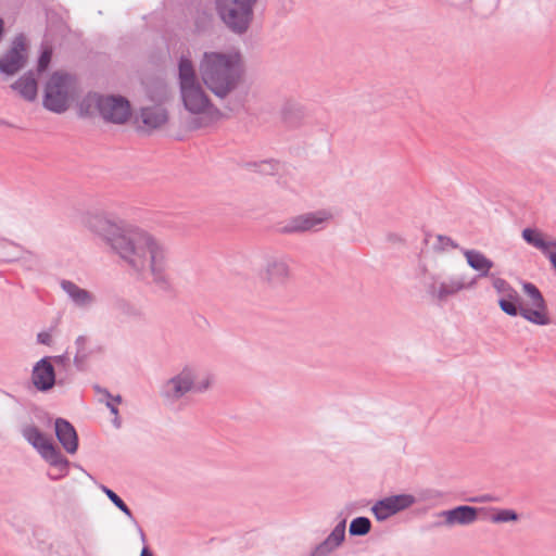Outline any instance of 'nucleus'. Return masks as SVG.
Listing matches in <instances>:
<instances>
[{
    "instance_id": "obj_11",
    "label": "nucleus",
    "mask_w": 556,
    "mask_h": 556,
    "mask_svg": "<svg viewBox=\"0 0 556 556\" xmlns=\"http://www.w3.org/2000/svg\"><path fill=\"white\" fill-rule=\"evenodd\" d=\"M414 502V496L409 494L393 495L376 503L371 510L378 520H386L394 514L408 508Z\"/></svg>"
},
{
    "instance_id": "obj_9",
    "label": "nucleus",
    "mask_w": 556,
    "mask_h": 556,
    "mask_svg": "<svg viewBox=\"0 0 556 556\" xmlns=\"http://www.w3.org/2000/svg\"><path fill=\"white\" fill-rule=\"evenodd\" d=\"M212 379L205 376L195 381V375L190 368H185L177 376L167 381L166 394L172 397H180L191 390L204 391L210 388Z\"/></svg>"
},
{
    "instance_id": "obj_12",
    "label": "nucleus",
    "mask_w": 556,
    "mask_h": 556,
    "mask_svg": "<svg viewBox=\"0 0 556 556\" xmlns=\"http://www.w3.org/2000/svg\"><path fill=\"white\" fill-rule=\"evenodd\" d=\"M473 281L466 282L462 277H452L445 280L434 281L430 294L440 301L473 286Z\"/></svg>"
},
{
    "instance_id": "obj_10",
    "label": "nucleus",
    "mask_w": 556,
    "mask_h": 556,
    "mask_svg": "<svg viewBox=\"0 0 556 556\" xmlns=\"http://www.w3.org/2000/svg\"><path fill=\"white\" fill-rule=\"evenodd\" d=\"M27 42L24 36H16L10 48L0 58V71L8 75L18 72L27 61Z\"/></svg>"
},
{
    "instance_id": "obj_30",
    "label": "nucleus",
    "mask_w": 556,
    "mask_h": 556,
    "mask_svg": "<svg viewBox=\"0 0 556 556\" xmlns=\"http://www.w3.org/2000/svg\"><path fill=\"white\" fill-rule=\"evenodd\" d=\"M121 401H122V399H121V396L118 395V396H116V397L114 399V403H113V402H111V401H108V403H106V405H108V407L110 408L111 413H112L113 415H115V416H117V407H116V404H119V403H121Z\"/></svg>"
},
{
    "instance_id": "obj_27",
    "label": "nucleus",
    "mask_w": 556,
    "mask_h": 556,
    "mask_svg": "<svg viewBox=\"0 0 556 556\" xmlns=\"http://www.w3.org/2000/svg\"><path fill=\"white\" fill-rule=\"evenodd\" d=\"M493 288L496 290V292L502 296L505 295L507 292L511 295L513 294V287L504 279L502 278H493L492 280Z\"/></svg>"
},
{
    "instance_id": "obj_24",
    "label": "nucleus",
    "mask_w": 556,
    "mask_h": 556,
    "mask_svg": "<svg viewBox=\"0 0 556 556\" xmlns=\"http://www.w3.org/2000/svg\"><path fill=\"white\" fill-rule=\"evenodd\" d=\"M62 287L78 304H87L91 302V295L86 290L78 288L73 282L64 281Z\"/></svg>"
},
{
    "instance_id": "obj_23",
    "label": "nucleus",
    "mask_w": 556,
    "mask_h": 556,
    "mask_svg": "<svg viewBox=\"0 0 556 556\" xmlns=\"http://www.w3.org/2000/svg\"><path fill=\"white\" fill-rule=\"evenodd\" d=\"M519 295L514 288L511 295L507 292L505 295H502L498 301L501 309L509 316H516L519 314Z\"/></svg>"
},
{
    "instance_id": "obj_4",
    "label": "nucleus",
    "mask_w": 556,
    "mask_h": 556,
    "mask_svg": "<svg viewBox=\"0 0 556 556\" xmlns=\"http://www.w3.org/2000/svg\"><path fill=\"white\" fill-rule=\"evenodd\" d=\"M75 94L73 77L62 72H54L43 87V106L54 113H63L70 108Z\"/></svg>"
},
{
    "instance_id": "obj_22",
    "label": "nucleus",
    "mask_w": 556,
    "mask_h": 556,
    "mask_svg": "<svg viewBox=\"0 0 556 556\" xmlns=\"http://www.w3.org/2000/svg\"><path fill=\"white\" fill-rule=\"evenodd\" d=\"M344 525L337 526L330 533V535L327 538V540L319 547H317L315 554H323L326 551L336 548L342 543V541L344 540Z\"/></svg>"
},
{
    "instance_id": "obj_31",
    "label": "nucleus",
    "mask_w": 556,
    "mask_h": 556,
    "mask_svg": "<svg viewBox=\"0 0 556 556\" xmlns=\"http://www.w3.org/2000/svg\"><path fill=\"white\" fill-rule=\"evenodd\" d=\"M38 341L42 344H50L51 336L47 332H41L38 334Z\"/></svg>"
},
{
    "instance_id": "obj_16",
    "label": "nucleus",
    "mask_w": 556,
    "mask_h": 556,
    "mask_svg": "<svg viewBox=\"0 0 556 556\" xmlns=\"http://www.w3.org/2000/svg\"><path fill=\"white\" fill-rule=\"evenodd\" d=\"M330 218L331 214L327 212L299 215L290 220L289 225L287 226V230L290 232L312 230Z\"/></svg>"
},
{
    "instance_id": "obj_15",
    "label": "nucleus",
    "mask_w": 556,
    "mask_h": 556,
    "mask_svg": "<svg viewBox=\"0 0 556 556\" xmlns=\"http://www.w3.org/2000/svg\"><path fill=\"white\" fill-rule=\"evenodd\" d=\"M33 383L40 391L50 390L55 382L54 368L49 358L40 359L33 369Z\"/></svg>"
},
{
    "instance_id": "obj_5",
    "label": "nucleus",
    "mask_w": 556,
    "mask_h": 556,
    "mask_svg": "<svg viewBox=\"0 0 556 556\" xmlns=\"http://www.w3.org/2000/svg\"><path fill=\"white\" fill-rule=\"evenodd\" d=\"M89 109H96L103 119L114 124H124L131 116L127 99L121 96L90 94L85 100Z\"/></svg>"
},
{
    "instance_id": "obj_21",
    "label": "nucleus",
    "mask_w": 556,
    "mask_h": 556,
    "mask_svg": "<svg viewBox=\"0 0 556 556\" xmlns=\"http://www.w3.org/2000/svg\"><path fill=\"white\" fill-rule=\"evenodd\" d=\"M488 519L493 523L515 522L518 520V514L513 509L491 508L484 509Z\"/></svg>"
},
{
    "instance_id": "obj_2",
    "label": "nucleus",
    "mask_w": 556,
    "mask_h": 556,
    "mask_svg": "<svg viewBox=\"0 0 556 556\" xmlns=\"http://www.w3.org/2000/svg\"><path fill=\"white\" fill-rule=\"evenodd\" d=\"M178 85L182 105L191 116L192 129L207 127L220 118V111L213 103L189 56L179 59Z\"/></svg>"
},
{
    "instance_id": "obj_26",
    "label": "nucleus",
    "mask_w": 556,
    "mask_h": 556,
    "mask_svg": "<svg viewBox=\"0 0 556 556\" xmlns=\"http://www.w3.org/2000/svg\"><path fill=\"white\" fill-rule=\"evenodd\" d=\"M102 491L106 494V496L117 506L124 514L130 516V510L127 505L122 501V498L113 492L111 489L106 486H102Z\"/></svg>"
},
{
    "instance_id": "obj_1",
    "label": "nucleus",
    "mask_w": 556,
    "mask_h": 556,
    "mask_svg": "<svg viewBox=\"0 0 556 556\" xmlns=\"http://www.w3.org/2000/svg\"><path fill=\"white\" fill-rule=\"evenodd\" d=\"M88 227L101 236L138 276L151 274L160 277L165 270V247L150 232L134 226H122L101 216L90 217Z\"/></svg>"
},
{
    "instance_id": "obj_13",
    "label": "nucleus",
    "mask_w": 556,
    "mask_h": 556,
    "mask_svg": "<svg viewBox=\"0 0 556 556\" xmlns=\"http://www.w3.org/2000/svg\"><path fill=\"white\" fill-rule=\"evenodd\" d=\"M137 122L141 123L146 130H153L163 127L168 122V113L160 104L148 105L141 109Z\"/></svg>"
},
{
    "instance_id": "obj_7",
    "label": "nucleus",
    "mask_w": 556,
    "mask_h": 556,
    "mask_svg": "<svg viewBox=\"0 0 556 556\" xmlns=\"http://www.w3.org/2000/svg\"><path fill=\"white\" fill-rule=\"evenodd\" d=\"M23 434L51 466L59 469V475L50 476L52 479H59L67 473L68 462L62 457L51 440L42 434L38 428L34 426L26 427Z\"/></svg>"
},
{
    "instance_id": "obj_32",
    "label": "nucleus",
    "mask_w": 556,
    "mask_h": 556,
    "mask_svg": "<svg viewBox=\"0 0 556 556\" xmlns=\"http://www.w3.org/2000/svg\"><path fill=\"white\" fill-rule=\"evenodd\" d=\"M489 501H491V497L488 495L476 497V498L471 500V502H476V503H484V502H489Z\"/></svg>"
},
{
    "instance_id": "obj_18",
    "label": "nucleus",
    "mask_w": 556,
    "mask_h": 556,
    "mask_svg": "<svg viewBox=\"0 0 556 556\" xmlns=\"http://www.w3.org/2000/svg\"><path fill=\"white\" fill-rule=\"evenodd\" d=\"M464 256L467 264L476 271H479L481 276H488L493 267V262L479 251L466 250L464 251Z\"/></svg>"
},
{
    "instance_id": "obj_25",
    "label": "nucleus",
    "mask_w": 556,
    "mask_h": 556,
    "mask_svg": "<svg viewBox=\"0 0 556 556\" xmlns=\"http://www.w3.org/2000/svg\"><path fill=\"white\" fill-rule=\"evenodd\" d=\"M370 521L366 517H357L350 525V533L352 535H365L370 530Z\"/></svg>"
},
{
    "instance_id": "obj_34",
    "label": "nucleus",
    "mask_w": 556,
    "mask_h": 556,
    "mask_svg": "<svg viewBox=\"0 0 556 556\" xmlns=\"http://www.w3.org/2000/svg\"><path fill=\"white\" fill-rule=\"evenodd\" d=\"M140 556H153L152 553L147 548L144 547L141 552V555Z\"/></svg>"
},
{
    "instance_id": "obj_33",
    "label": "nucleus",
    "mask_w": 556,
    "mask_h": 556,
    "mask_svg": "<svg viewBox=\"0 0 556 556\" xmlns=\"http://www.w3.org/2000/svg\"><path fill=\"white\" fill-rule=\"evenodd\" d=\"M548 258L551 263L553 264L554 268L556 269V252H549Z\"/></svg>"
},
{
    "instance_id": "obj_20",
    "label": "nucleus",
    "mask_w": 556,
    "mask_h": 556,
    "mask_svg": "<svg viewBox=\"0 0 556 556\" xmlns=\"http://www.w3.org/2000/svg\"><path fill=\"white\" fill-rule=\"evenodd\" d=\"M522 238L531 245L542 250L548 255L552 248H556V242L545 241L542 233L538 230L527 228L522 231Z\"/></svg>"
},
{
    "instance_id": "obj_19",
    "label": "nucleus",
    "mask_w": 556,
    "mask_h": 556,
    "mask_svg": "<svg viewBox=\"0 0 556 556\" xmlns=\"http://www.w3.org/2000/svg\"><path fill=\"white\" fill-rule=\"evenodd\" d=\"M12 88L25 100L33 101L37 96V81L29 73L12 85Z\"/></svg>"
},
{
    "instance_id": "obj_14",
    "label": "nucleus",
    "mask_w": 556,
    "mask_h": 556,
    "mask_svg": "<svg viewBox=\"0 0 556 556\" xmlns=\"http://www.w3.org/2000/svg\"><path fill=\"white\" fill-rule=\"evenodd\" d=\"M484 508H477L472 506H458L450 510H444L440 514L444 518L446 526L455 525H470L478 519V513H483Z\"/></svg>"
},
{
    "instance_id": "obj_28",
    "label": "nucleus",
    "mask_w": 556,
    "mask_h": 556,
    "mask_svg": "<svg viewBox=\"0 0 556 556\" xmlns=\"http://www.w3.org/2000/svg\"><path fill=\"white\" fill-rule=\"evenodd\" d=\"M52 51L50 48H45L39 60L37 70L38 72H43L48 68L50 62H51Z\"/></svg>"
},
{
    "instance_id": "obj_8",
    "label": "nucleus",
    "mask_w": 556,
    "mask_h": 556,
    "mask_svg": "<svg viewBox=\"0 0 556 556\" xmlns=\"http://www.w3.org/2000/svg\"><path fill=\"white\" fill-rule=\"evenodd\" d=\"M523 292L527 300L519 303V315L534 325H548L551 318L540 290L534 285L526 282L523 283Z\"/></svg>"
},
{
    "instance_id": "obj_6",
    "label": "nucleus",
    "mask_w": 556,
    "mask_h": 556,
    "mask_svg": "<svg viewBox=\"0 0 556 556\" xmlns=\"http://www.w3.org/2000/svg\"><path fill=\"white\" fill-rule=\"evenodd\" d=\"M256 0H218V13L223 22L232 31L244 33L253 16Z\"/></svg>"
},
{
    "instance_id": "obj_17",
    "label": "nucleus",
    "mask_w": 556,
    "mask_h": 556,
    "mask_svg": "<svg viewBox=\"0 0 556 556\" xmlns=\"http://www.w3.org/2000/svg\"><path fill=\"white\" fill-rule=\"evenodd\" d=\"M55 434L66 452L71 454L76 452L78 446L77 434L74 427L68 421L56 419Z\"/></svg>"
},
{
    "instance_id": "obj_29",
    "label": "nucleus",
    "mask_w": 556,
    "mask_h": 556,
    "mask_svg": "<svg viewBox=\"0 0 556 556\" xmlns=\"http://www.w3.org/2000/svg\"><path fill=\"white\" fill-rule=\"evenodd\" d=\"M170 91L168 88L161 86L151 91V100L164 102L169 99Z\"/></svg>"
},
{
    "instance_id": "obj_3",
    "label": "nucleus",
    "mask_w": 556,
    "mask_h": 556,
    "mask_svg": "<svg viewBox=\"0 0 556 556\" xmlns=\"http://www.w3.org/2000/svg\"><path fill=\"white\" fill-rule=\"evenodd\" d=\"M244 73V61L238 51H206L199 61L202 83L220 99H225L239 87Z\"/></svg>"
}]
</instances>
